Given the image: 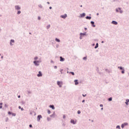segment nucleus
<instances>
[{
	"instance_id": "f257e3e1",
	"label": "nucleus",
	"mask_w": 129,
	"mask_h": 129,
	"mask_svg": "<svg viewBox=\"0 0 129 129\" xmlns=\"http://www.w3.org/2000/svg\"><path fill=\"white\" fill-rule=\"evenodd\" d=\"M118 68L120 70H122V71H121L122 74H124L125 70H124V69H123V68H122V67H118Z\"/></svg>"
},
{
	"instance_id": "f03ea898",
	"label": "nucleus",
	"mask_w": 129,
	"mask_h": 129,
	"mask_svg": "<svg viewBox=\"0 0 129 129\" xmlns=\"http://www.w3.org/2000/svg\"><path fill=\"white\" fill-rule=\"evenodd\" d=\"M41 118H42V115H38L37 117V121H40V120H41Z\"/></svg>"
},
{
	"instance_id": "7ed1b4c3",
	"label": "nucleus",
	"mask_w": 129,
	"mask_h": 129,
	"mask_svg": "<svg viewBox=\"0 0 129 129\" xmlns=\"http://www.w3.org/2000/svg\"><path fill=\"white\" fill-rule=\"evenodd\" d=\"M37 77H42L43 76V74H42V72L39 71L38 74L37 75Z\"/></svg>"
},
{
	"instance_id": "20e7f679",
	"label": "nucleus",
	"mask_w": 129,
	"mask_h": 129,
	"mask_svg": "<svg viewBox=\"0 0 129 129\" xmlns=\"http://www.w3.org/2000/svg\"><path fill=\"white\" fill-rule=\"evenodd\" d=\"M15 10L19 11L21 10V7L19 5H16L15 6Z\"/></svg>"
},
{
	"instance_id": "39448f33",
	"label": "nucleus",
	"mask_w": 129,
	"mask_h": 129,
	"mask_svg": "<svg viewBox=\"0 0 129 129\" xmlns=\"http://www.w3.org/2000/svg\"><path fill=\"white\" fill-rule=\"evenodd\" d=\"M85 16H86V14H85V13H83L80 15V18H84Z\"/></svg>"
},
{
	"instance_id": "423d86ee",
	"label": "nucleus",
	"mask_w": 129,
	"mask_h": 129,
	"mask_svg": "<svg viewBox=\"0 0 129 129\" xmlns=\"http://www.w3.org/2000/svg\"><path fill=\"white\" fill-rule=\"evenodd\" d=\"M70 122L72 124H76V121L74 120V119H71Z\"/></svg>"
},
{
	"instance_id": "0eeeda50",
	"label": "nucleus",
	"mask_w": 129,
	"mask_h": 129,
	"mask_svg": "<svg viewBox=\"0 0 129 129\" xmlns=\"http://www.w3.org/2000/svg\"><path fill=\"white\" fill-rule=\"evenodd\" d=\"M33 63L35 66H39L40 65V63H38V62H36V60H34Z\"/></svg>"
},
{
	"instance_id": "6e6552de",
	"label": "nucleus",
	"mask_w": 129,
	"mask_h": 129,
	"mask_svg": "<svg viewBox=\"0 0 129 129\" xmlns=\"http://www.w3.org/2000/svg\"><path fill=\"white\" fill-rule=\"evenodd\" d=\"M12 43H15V40H14V39H11V40H10V44L11 46H13V45H14V44H13Z\"/></svg>"
},
{
	"instance_id": "1a4fd4ad",
	"label": "nucleus",
	"mask_w": 129,
	"mask_h": 129,
	"mask_svg": "<svg viewBox=\"0 0 129 129\" xmlns=\"http://www.w3.org/2000/svg\"><path fill=\"white\" fill-rule=\"evenodd\" d=\"M61 83H62V82H60V81L57 82V85H58L59 87H62V85H60L61 84Z\"/></svg>"
},
{
	"instance_id": "9d476101",
	"label": "nucleus",
	"mask_w": 129,
	"mask_h": 129,
	"mask_svg": "<svg viewBox=\"0 0 129 129\" xmlns=\"http://www.w3.org/2000/svg\"><path fill=\"white\" fill-rule=\"evenodd\" d=\"M67 17V14H66L60 16V18H62V19H65Z\"/></svg>"
},
{
	"instance_id": "9b49d317",
	"label": "nucleus",
	"mask_w": 129,
	"mask_h": 129,
	"mask_svg": "<svg viewBox=\"0 0 129 129\" xmlns=\"http://www.w3.org/2000/svg\"><path fill=\"white\" fill-rule=\"evenodd\" d=\"M91 24L92 27H93V28H95L96 26L94 24V21H91Z\"/></svg>"
},
{
	"instance_id": "f8f14e48",
	"label": "nucleus",
	"mask_w": 129,
	"mask_h": 129,
	"mask_svg": "<svg viewBox=\"0 0 129 129\" xmlns=\"http://www.w3.org/2000/svg\"><path fill=\"white\" fill-rule=\"evenodd\" d=\"M60 62H64V61H65V58H63L62 56H60Z\"/></svg>"
},
{
	"instance_id": "ddd939ff",
	"label": "nucleus",
	"mask_w": 129,
	"mask_h": 129,
	"mask_svg": "<svg viewBox=\"0 0 129 129\" xmlns=\"http://www.w3.org/2000/svg\"><path fill=\"white\" fill-rule=\"evenodd\" d=\"M74 82L75 85H78V84H79V82H78V80H75Z\"/></svg>"
},
{
	"instance_id": "4468645a",
	"label": "nucleus",
	"mask_w": 129,
	"mask_h": 129,
	"mask_svg": "<svg viewBox=\"0 0 129 129\" xmlns=\"http://www.w3.org/2000/svg\"><path fill=\"white\" fill-rule=\"evenodd\" d=\"M49 107L53 110L55 109V106H54V105H50Z\"/></svg>"
},
{
	"instance_id": "2eb2a0df",
	"label": "nucleus",
	"mask_w": 129,
	"mask_h": 129,
	"mask_svg": "<svg viewBox=\"0 0 129 129\" xmlns=\"http://www.w3.org/2000/svg\"><path fill=\"white\" fill-rule=\"evenodd\" d=\"M55 115H56V114L55 113V112H54L52 114L50 115V117L54 118L55 117Z\"/></svg>"
},
{
	"instance_id": "dca6fc26",
	"label": "nucleus",
	"mask_w": 129,
	"mask_h": 129,
	"mask_svg": "<svg viewBox=\"0 0 129 129\" xmlns=\"http://www.w3.org/2000/svg\"><path fill=\"white\" fill-rule=\"evenodd\" d=\"M112 24H113V25H117V22L115 21H112L111 22Z\"/></svg>"
},
{
	"instance_id": "f3484780",
	"label": "nucleus",
	"mask_w": 129,
	"mask_h": 129,
	"mask_svg": "<svg viewBox=\"0 0 129 129\" xmlns=\"http://www.w3.org/2000/svg\"><path fill=\"white\" fill-rule=\"evenodd\" d=\"M80 35V36H86V32L81 33Z\"/></svg>"
},
{
	"instance_id": "a211bd4d",
	"label": "nucleus",
	"mask_w": 129,
	"mask_h": 129,
	"mask_svg": "<svg viewBox=\"0 0 129 129\" xmlns=\"http://www.w3.org/2000/svg\"><path fill=\"white\" fill-rule=\"evenodd\" d=\"M128 102H129V99H126V102H125L126 105H128Z\"/></svg>"
},
{
	"instance_id": "6ab92c4d",
	"label": "nucleus",
	"mask_w": 129,
	"mask_h": 129,
	"mask_svg": "<svg viewBox=\"0 0 129 129\" xmlns=\"http://www.w3.org/2000/svg\"><path fill=\"white\" fill-rule=\"evenodd\" d=\"M120 11V10H121V8H117V9H116V13H118L119 12V11Z\"/></svg>"
},
{
	"instance_id": "aec40b11",
	"label": "nucleus",
	"mask_w": 129,
	"mask_h": 129,
	"mask_svg": "<svg viewBox=\"0 0 129 129\" xmlns=\"http://www.w3.org/2000/svg\"><path fill=\"white\" fill-rule=\"evenodd\" d=\"M86 20H91V16H87L86 17Z\"/></svg>"
},
{
	"instance_id": "412c9836",
	"label": "nucleus",
	"mask_w": 129,
	"mask_h": 129,
	"mask_svg": "<svg viewBox=\"0 0 129 129\" xmlns=\"http://www.w3.org/2000/svg\"><path fill=\"white\" fill-rule=\"evenodd\" d=\"M50 28H51V25L49 24L46 26V29L47 30H49V29H50Z\"/></svg>"
},
{
	"instance_id": "4be33fe9",
	"label": "nucleus",
	"mask_w": 129,
	"mask_h": 129,
	"mask_svg": "<svg viewBox=\"0 0 129 129\" xmlns=\"http://www.w3.org/2000/svg\"><path fill=\"white\" fill-rule=\"evenodd\" d=\"M69 73L70 74H72V75H73V76L75 75V74L73 72H70Z\"/></svg>"
},
{
	"instance_id": "5701e85b",
	"label": "nucleus",
	"mask_w": 129,
	"mask_h": 129,
	"mask_svg": "<svg viewBox=\"0 0 129 129\" xmlns=\"http://www.w3.org/2000/svg\"><path fill=\"white\" fill-rule=\"evenodd\" d=\"M98 47V43H97L96 44V45H95V49H97V47Z\"/></svg>"
},
{
	"instance_id": "b1692460",
	"label": "nucleus",
	"mask_w": 129,
	"mask_h": 129,
	"mask_svg": "<svg viewBox=\"0 0 129 129\" xmlns=\"http://www.w3.org/2000/svg\"><path fill=\"white\" fill-rule=\"evenodd\" d=\"M123 124L124 125V126L128 125V123L127 122H124L123 123Z\"/></svg>"
},
{
	"instance_id": "393cba45",
	"label": "nucleus",
	"mask_w": 129,
	"mask_h": 129,
	"mask_svg": "<svg viewBox=\"0 0 129 129\" xmlns=\"http://www.w3.org/2000/svg\"><path fill=\"white\" fill-rule=\"evenodd\" d=\"M55 41H56V42H60V39H59L56 38H55Z\"/></svg>"
},
{
	"instance_id": "a878e982",
	"label": "nucleus",
	"mask_w": 129,
	"mask_h": 129,
	"mask_svg": "<svg viewBox=\"0 0 129 129\" xmlns=\"http://www.w3.org/2000/svg\"><path fill=\"white\" fill-rule=\"evenodd\" d=\"M108 101H111L112 100V97H110L108 99Z\"/></svg>"
},
{
	"instance_id": "bb28decb",
	"label": "nucleus",
	"mask_w": 129,
	"mask_h": 129,
	"mask_svg": "<svg viewBox=\"0 0 129 129\" xmlns=\"http://www.w3.org/2000/svg\"><path fill=\"white\" fill-rule=\"evenodd\" d=\"M38 7H39V8H40V9H43V6H42V5H41V4H39V5H38Z\"/></svg>"
},
{
	"instance_id": "cd10ccee",
	"label": "nucleus",
	"mask_w": 129,
	"mask_h": 129,
	"mask_svg": "<svg viewBox=\"0 0 129 129\" xmlns=\"http://www.w3.org/2000/svg\"><path fill=\"white\" fill-rule=\"evenodd\" d=\"M36 62H37L39 64V63H41L42 62V60H36Z\"/></svg>"
},
{
	"instance_id": "c85d7f7f",
	"label": "nucleus",
	"mask_w": 129,
	"mask_h": 129,
	"mask_svg": "<svg viewBox=\"0 0 129 129\" xmlns=\"http://www.w3.org/2000/svg\"><path fill=\"white\" fill-rule=\"evenodd\" d=\"M3 103H0V109L3 108Z\"/></svg>"
},
{
	"instance_id": "c756f323",
	"label": "nucleus",
	"mask_w": 129,
	"mask_h": 129,
	"mask_svg": "<svg viewBox=\"0 0 129 129\" xmlns=\"http://www.w3.org/2000/svg\"><path fill=\"white\" fill-rule=\"evenodd\" d=\"M116 128H118V129H120V126H119V125H117L116 126Z\"/></svg>"
},
{
	"instance_id": "7c9ffc66",
	"label": "nucleus",
	"mask_w": 129,
	"mask_h": 129,
	"mask_svg": "<svg viewBox=\"0 0 129 129\" xmlns=\"http://www.w3.org/2000/svg\"><path fill=\"white\" fill-rule=\"evenodd\" d=\"M27 92L28 94H32V91H28Z\"/></svg>"
},
{
	"instance_id": "2f4dec72",
	"label": "nucleus",
	"mask_w": 129,
	"mask_h": 129,
	"mask_svg": "<svg viewBox=\"0 0 129 129\" xmlns=\"http://www.w3.org/2000/svg\"><path fill=\"white\" fill-rule=\"evenodd\" d=\"M21 13V11H18L17 12V15H20Z\"/></svg>"
},
{
	"instance_id": "473e14b6",
	"label": "nucleus",
	"mask_w": 129,
	"mask_h": 129,
	"mask_svg": "<svg viewBox=\"0 0 129 129\" xmlns=\"http://www.w3.org/2000/svg\"><path fill=\"white\" fill-rule=\"evenodd\" d=\"M47 120H48V121H49V120H51V118L48 117L47 118Z\"/></svg>"
},
{
	"instance_id": "72a5a7b5",
	"label": "nucleus",
	"mask_w": 129,
	"mask_h": 129,
	"mask_svg": "<svg viewBox=\"0 0 129 129\" xmlns=\"http://www.w3.org/2000/svg\"><path fill=\"white\" fill-rule=\"evenodd\" d=\"M121 127L122 128H123L124 127V125L123 124V123H122V124H121Z\"/></svg>"
},
{
	"instance_id": "f704fd0d",
	"label": "nucleus",
	"mask_w": 129,
	"mask_h": 129,
	"mask_svg": "<svg viewBox=\"0 0 129 129\" xmlns=\"http://www.w3.org/2000/svg\"><path fill=\"white\" fill-rule=\"evenodd\" d=\"M47 113H48V114H50V113H51V111H50V110L48 109Z\"/></svg>"
},
{
	"instance_id": "c9c22d12",
	"label": "nucleus",
	"mask_w": 129,
	"mask_h": 129,
	"mask_svg": "<svg viewBox=\"0 0 129 129\" xmlns=\"http://www.w3.org/2000/svg\"><path fill=\"white\" fill-rule=\"evenodd\" d=\"M105 71H106V72H108V73H110V71H109V70H108L107 69H106L105 70Z\"/></svg>"
},
{
	"instance_id": "e433bc0d",
	"label": "nucleus",
	"mask_w": 129,
	"mask_h": 129,
	"mask_svg": "<svg viewBox=\"0 0 129 129\" xmlns=\"http://www.w3.org/2000/svg\"><path fill=\"white\" fill-rule=\"evenodd\" d=\"M83 59H84V60H87V57H86V56L84 57L83 58Z\"/></svg>"
},
{
	"instance_id": "4c0bfd02",
	"label": "nucleus",
	"mask_w": 129,
	"mask_h": 129,
	"mask_svg": "<svg viewBox=\"0 0 129 129\" xmlns=\"http://www.w3.org/2000/svg\"><path fill=\"white\" fill-rule=\"evenodd\" d=\"M13 112H11V111H9L8 112V114H9V115H11V114H12Z\"/></svg>"
},
{
	"instance_id": "58836bf2",
	"label": "nucleus",
	"mask_w": 129,
	"mask_h": 129,
	"mask_svg": "<svg viewBox=\"0 0 129 129\" xmlns=\"http://www.w3.org/2000/svg\"><path fill=\"white\" fill-rule=\"evenodd\" d=\"M81 113V111L80 110L78 111V114H80Z\"/></svg>"
},
{
	"instance_id": "ea45409f",
	"label": "nucleus",
	"mask_w": 129,
	"mask_h": 129,
	"mask_svg": "<svg viewBox=\"0 0 129 129\" xmlns=\"http://www.w3.org/2000/svg\"><path fill=\"white\" fill-rule=\"evenodd\" d=\"M12 116H16V113H12Z\"/></svg>"
},
{
	"instance_id": "a19ab883",
	"label": "nucleus",
	"mask_w": 129,
	"mask_h": 129,
	"mask_svg": "<svg viewBox=\"0 0 129 129\" xmlns=\"http://www.w3.org/2000/svg\"><path fill=\"white\" fill-rule=\"evenodd\" d=\"M38 59V56H36L34 58V60H37Z\"/></svg>"
},
{
	"instance_id": "79ce46f5",
	"label": "nucleus",
	"mask_w": 129,
	"mask_h": 129,
	"mask_svg": "<svg viewBox=\"0 0 129 129\" xmlns=\"http://www.w3.org/2000/svg\"><path fill=\"white\" fill-rule=\"evenodd\" d=\"M119 13H120V14H122V13H123V11H122V10H120L119 11Z\"/></svg>"
},
{
	"instance_id": "37998d69",
	"label": "nucleus",
	"mask_w": 129,
	"mask_h": 129,
	"mask_svg": "<svg viewBox=\"0 0 129 129\" xmlns=\"http://www.w3.org/2000/svg\"><path fill=\"white\" fill-rule=\"evenodd\" d=\"M96 71L97 73H98V72H99V69H98V68H97Z\"/></svg>"
},
{
	"instance_id": "c03bdc74",
	"label": "nucleus",
	"mask_w": 129,
	"mask_h": 129,
	"mask_svg": "<svg viewBox=\"0 0 129 129\" xmlns=\"http://www.w3.org/2000/svg\"><path fill=\"white\" fill-rule=\"evenodd\" d=\"M8 106H9V105H7V104H5V107H8Z\"/></svg>"
},
{
	"instance_id": "a18cd8bd",
	"label": "nucleus",
	"mask_w": 129,
	"mask_h": 129,
	"mask_svg": "<svg viewBox=\"0 0 129 129\" xmlns=\"http://www.w3.org/2000/svg\"><path fill=\"white\" fill-rule=\"evenodd\" d=\"M8 120H9V118H8V117H7V118H6V122H8Z\"/></svg>"
},
{
	"instance_id": "49530a36",
	"label": "nucleus",
	"mask_w": 129,
	"mask_h": 129,
	"mask_svg": "<svg viewBox=\"0 0 129 129\" xmlns=\"http://www.w3.org/2000/svg\"><path fill=\"white\" fill-rule=\"evenodd\" d=\"M38 20H41V17L38 16Z\"/></svg>"
},
{
	"instance_id": "de8ad7c7",
	"label": "nucleus",
	"mask_w": 129,
	"mask_h": 129,
	"mask_svg": "<svg viewBox=\"0 0 129 129\" xmlns=\"http://www.w3.org/2000/svg\"><path fill=\"white\" fill-rule=\"evenodd\" d=\"M63 119L66 118V116L65 115H63Z\"/></svg>"
},
{
	"instance_id": "09e8293b",
	"label": "nucleus",
	"mask_w": 129,
	"mask_h": 129,
	"mask_svg": "<svg viewBox=\"0 0 129 129\" xmlns=\"http://www.w3.org/2000/svg\"><path fill=\"white\" fill-rule=\"evenodd\" d=\"M63 71V69H61L60 71V72L61 73V74H62V72Z\"/></svg>"
},
{
	"instance_id": "8fccbe9b",
	"label": "nucleus",
	"mask_w": 129,
	"mask_h": 129,
	"mask_svg": "<svg viewBox=\"0 0 129 129\" xmlns=\"http://www.w3.org/2000/svg\"><path fill=\"white\" fill-rule=\"evenodd\" d=\"M54 69H57V67L56 66H55L54 67Z\"/></svg>"
},
{
	"instance_id": "3c124183",
	"label": "nucleus",
	"mask_w": 129,
	"mask_h": 129,
	"mask_svg": "<svg viewBox=\"0 0 129 129\" xmlns=\"http://www.w3.org/2000/svg\"><path fill=\"white\" fill-rule=\"evenodd\" d=\"M29 127H33V125H32V124H29Z\"/></svg>"
},
{
	"instance_id": "603ef678",
	"label": "nucleus",
	"mask_w": 129,
	"mask_h": 129,
	"mask_svg": "<svg viewBox=\"0 0 129 129\" xmlns=\"http://www.w3.org/2000/svg\"><path fill=\"white\" fill-rule=\"evenodd\" d=\"M62 126H65L66 124L64 123H63L62 124Z\"/></svg>"
},
{
	"instance_id": "864d4df0",
	"label": "nucleus",
	"mask_w": 129,
	"mask_h": 129,
	"mask_svg": "<svg viewBox=\"0 0 129 129\" xmlns=\"http://www.w3.org/2000/svg\"><path fill=\"white\" fill-rule=\"evenodd\" d=\"M82 96H83V97H85V96H86V94H85V95L82 94Z\"/></svg>"
},
{
	"instance_id": "5fc2aeb1",
	"label": "nucleus",
	"mask_w": 129,
	"mask_h": 129,
	"mask_svg": "<svg viewBox=\"0 0 129 129\" xmlns=\"http://www.w3.org/2000/svg\"><path fill=\"white\" fill-rule=\"evenodd\" d=\"M100 107H103V104H100Z\"/></svg>"
},
{
	"instance_id": "6e6d98bb",
	"label": "nucleus",
	"mask_w": 129,
	"mask_h": 129,
	"mask_svg": "<svg viewBox=\"0 0 129 129\" xmlns=\"http://www.w3.org/2000/svg\"><path fill=\"white\" fill-rule=\"evenodd\" d=\"M56 48H59V45H58V44L56 45Z\"/></svg>"
},
{
	"instance_id": "4d7b16f0",
	"label": "nucleus",
	"mask_w": 129,
	"mask_h": 129,
	"mask_svg": "<svg viewBox=\"0 0 129 129\" xmlns=\"http://www.w3.org/2000/svg\"><path fill=\"white\" fill-rule=\"evenodd\" d=\"M18 108H19V109H21L22 108V107H21V106H19L18 107Z\"/></svg>"
},
{
	"instance_id": "13d9d810",
	"label": "nucleus",
	"mask_w": 129,
	"mask_h": 129,
	"mask_svg": "<svg viewBox=\"0 0 129 129\" xmlns=\"http://www.w3.org/2000/svg\"><path fill=\"white\" fill-rule=\"evenodd\" d=\"M82 102H83V103L85 102V100H83L82 101Z\"/></svg>"
},
{
	"instance_id": "bf43d9fd",
	"label": "nucleus",
	"mask_w": 129,
	"mask_h": 129,
	"mask_svg": "<svg viewBox=\"0 0 129 129\" xmlns=\"http://www.w3.org/2000/svg\"><path fill=\"white\" fill-rule=\"evenodd\" d=\"M85 31H87V28H86V27H85Z\"/></svg>"
},
{
	"instance_id": "052dcab7",
	"label": "nucleus",
	"mask_w": 129,
	"mask_h": 129,
	"mask_svg": "<svg viewBox=\"0 0 129 129\" xmlns=\"http://www.w3.org/2000/svg\"><path fill=\"white\" fill-rule=\"evenodd\" d=\"M80 40H82V36H81L80 37Z\"/></svg>"
},
{
	"instance_id": "680f3d73",
	"label": "nucleus",
	"mask_w": 129,
	"mask_h": 129,
	"mask_svg": "<svg viewBox=\"0 0 129 129\" xmlns=\"http://www.w3.org/2000/svg\"><path fill=\"white\" fill-rule=\"evenodd\" d=\"M50 63H54V61L51 60L50 61Z\"/></svg>"
},
{
	"instance_id": "e2e57ef3",
	"label": "nucleus",
	"mask_w": 129,
	"mask_h": 129,
	"mask_svg": "<svg viewBox=\"0 0 129 129\" xmlns=\"http://www.w3.org/2000/svg\"><path fill=\"white\" fill-rule=\"evenodd\" d=\"M18 98H21V95H19V96H18Z\"/></svg>"
},
{
	"instance_id": "0e129e2a",
	"label": "nucleus",
	"mask_w": 129,
	"mask_h": 129,
	"mask_svg": "<svg viewBox=\"0 0 129 129\" xmlns=\"http://www.w3.org/2000/svg\"><path fill=\"white\" fill-rule=\"evenodd\" d=\"M21 109L23 111V110H24V108H21Z\"/></svg>"
},
{
	"instance_id": "69168bd1",
	"label": "nucleus",
	"mask_w": 129,
	"mask_h": 129,
	"mask_svg": "<svg viewBox=\"0 0 129 129\" xmlns=\"http://www.w3.org/2000/svg\"><path fill=\"white\" fill-rule=\"evenodd\" d=\"M98 73H99L100 74V75H101V72H98Z\"/></svg>"
},
{
	"instance_id": "338daca9",
	"label": "nucleus",
	"mask_w": 129,
	"mask_h": 129,
	"mask_svg": "<svg viewBox=\"0 0 129 129\" xmlns=\"http://www.w3.org/2000/svg\"><path fill=\"white\" fill-rule=\"evenodd\" d=\"M49 10H52V7H49Z\"/></svg>"
},
{
	"instance_id": "774afa93",
	"label": "nucleus",
	"mask_w": 129,
	"mask_h": 129,
	"mask_svg": "<svg viewBox=\"0 0 129 129\" xmlns=\"http://www.w3.org/2000/svg\"><path fill=\"white\" fill-rule=\"evenodd\" d=\"M30 114L32 115V114H33V113H32V112H31L30 113Z\"/></svg>"
}]
</instances>
